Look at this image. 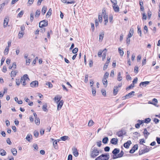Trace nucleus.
<instances>
[{
  "label": "nucleus",
  "mask_w": 160,
  "mask_h": 160,
  "mask_svg": "<svg viewBox=\"0 0 160 160\" xmlns=\"http://www.w3.org/2000/svg\"><path fill=\"white\" fill-rule=\"evenodd\" d=\"M99 154V151L96 147L92 148L91 150L90 156L92 158H94L98 156Z\"/></svg>",
  "instance_id": "nucleus-1"
},
{
  "label": "nucleus",
  "mask_w": 160,
  "mask_h": 160,
  "mask_svg": "<svg viewBox=\"0 0 160 160\" xmlns=\"http://www.w3.org/2000/svg\"><path fill=\"white\" fill-rule=\"evenodd\" d=\"M109 158V154H102L97 157L95 160H108Z\"/></svg>",
  "instance_id": "nucleus-2"
},
{
  "label": "nucleus",
  "mask_w": 160,
  "mask_h": 160,
  "mask_svg": "<svg viewBox=\"0 0 160 160\" xmlns=\"http://www.w3.org/2000/svg\"><path fill=\"white\" fill-rule=\"evenodd\" d=\"M48 25V21L47 20H44L40 21L39 23V27L40 28L46 27Z\"/></svg>",
  "instance_id": "nucleus-3"
},
{
  "label": "nucleus",
  "mask_w": 160,
  "mask_h": 160,
  "mask_svg": "<svg viewBox=\"0 0 160 160\" xmlns=\"http://www.w3.org/2000/svg\"><path fill=\"white\" fill-rule=\"evenodd\" d=\"M38 81L36 80L32 82L30 84V86L32 88L38 87Z\"/></svg>",
  "instance_id": "nucleus-4"
},
{
  "label": "nucleus",
  "mask_w": 160,
  "mask_h": 160,
  "mask_svg": "<svg viewBox=\"0 0 160 160\" xmlns=\"http://www.w3.org/2000/svg\"><path fill=\"white\" fill-rule=\"evenodd\" d=\"M151 104H152L156 107H158V101L156 98H154L152 99V101L151 102Z\"/></svg>",
  "instance_id": "nucleus-5"
},
{
  "label": "nucleus",
  "mask_w": 160,
  "mask_h": 160,
  "mask_svg": "<svg viewBox=\"0 0 160 160\" xmlns=\"http://www.w3.org/2000/svg\"><path fill=\"white\" fill-rule=\"evenodd\" d=\"M58 102H58H57V104H58L57 106V109L58 110H59L61 109L63 104V101L62 100H61Z\"/></svg>",
  "instance_id": "nucleus-6"
},
{
  "label": "nucleus",
  "mask_w": 160,
  "mask_h": 160,
  "mask_svg": "<svg viewBox=\"0 0 160 160\" xmlns=\"http://www.w3.org/2000/svg\"><path fill=\"white\" fill-rule=\"evenodd\" d=\"M132 144L131 141L128 140L127 142L123 144V146L126 148H129L130 145Z\"/></svg>",
  "instance_id": "nucleus-7"
},
{
  "label": "nucleus",
  "mask_w": 160,
  "mask_h": 160,
  "mask_svg": "<svg viewBox=\"0 0 160 160\" xmlns=\"http://www.w3.org/2000/svg\"><path fill=\"white\" fill-rule=\"evenodd\" d=\"M118 139L117 138H112L110 141L111 143L112 144L116 145L118 143Z\"/></svg>",
  "instance_id": "nucleus-8"
},
{
  "label": "nucleus",
  "mask_w": 160,
  "mask_h": 160,
  "mask_svg": "<svg viewBox=\"0 0 160 160\" xmlns=\"http://www.w3.org/2000/svg\"><path fill=\"white\" fill-rule=\"evenodd\" d=\"M135 92L132 91L125 95V98H128L134 96V95Z\"/></svg>",
  "instance_id": "nucleus-9"
},
{
  "label": "nucleus",
  "mask_w": 160,
  "mask_h": 160,
  "mask_svg": "<svg viewBox=\"0 0 160 160\" xmlns=\"http://www.w3.org/2000/svg\"><path fill=\"white\" fill-rule=\"evenodd\" d=\"M9 19L8 17H5L3 22V27L4 28L6 27L8 24Z\"/></svg>",
  "instance_id": "nucleus-10"
},
{
  "label": "nucleus",
  "mask_w": 160,
  "mask_h": 160,
  "mask_svg": "<svg viewBox=\"0 0 160 160\" xmlns=\"http://www.w3.org/2000/svg\"><path fill=\"white\" fill-rule=\"evenodd\" d=\"M110 58H108L107 61H106L103 68V70H105L107 68L108 64L110 62Z\"/></svg>",
  "instance_id": "nucleus-11"
},
{
  "label": "nucleus",
  "mask_w": 160,
  "mask_h": 160,
  "mask_svg": "<svg viewBox=\"0 0 160 160\" xmlns=\"http://www.w3.org/2000/svg\"><path fill=\"white\" fill-rule=\"evenodd\" d=\"M60 140H61L60 139H58L57 140H55L53 142V144L54 148L56 149H58V146L57 145V142H59Z\"/></svg>",
  "instance_id": "nucleus-12"
},
{
  "label": "nucleus",
  "mask_w": 160,
  "mask_h": 160,
  "mask_svg": "<svg viewBox=\"0 0 160 160\" xmlns=\"http://www.w3.org/2000/svg\"><path fill=\"white\" fill-rule=\"evenodd\" d=\"M150 82L149 81H145L143 82H141L139 84V86L141 87V85L143 86L146 87L150 83Z\"/></svg>",
  "instance_id": "nucleus-13"
},
{
  "label": "nucleus",
  "mask_w": 160,
  "mask_h": 160,
  "mask_svg": "<svg viewBox=\"0 0 160 160\" xmlns=\"http://www.w3.org/2000/svg\"><path fill=\"white\" fill-rule=\"evenodd\" d=\"M26 139L29 142H31V140L32 139V136L31 134H29L27 136Z\"/></svg>",
  "instance_id": "nucleus-14"
},
{
  "label": "nucleus",
  "mask_w": 160,
  "mask_h": 160,
  "mask_svg": "<svg viewBox=\"0 0 160 160\" xmlns=\"http://www.w3.org/2000/svg\"><path fill=\"white\" fill-rule=\"evenodd\" d=\"M112 7L115 12H118L119 11V8L117 4L112 5Z\"/></svg>",
  "instance_id": "nucleus-15"
},
{
  "label": "nucleus",
  "mask_w": 160,
  "mask_h": 160,
  "mask_svg": "<svg viewBox=\"0 0 160 160\" xmlns=\"http://www.w3.org/2000/svg\"><path fill=\"white\" fill-rule=\"evenodd\" d=\"M73 153L75 157H77L78 155V152L77 151V149L74 148L72 149Z\"/></svg>",
  "instance_id": "nucleus-16"
},
{
  "label": "nucleus",
  "mask_w": 160,
  "mask_h": 160,
  "mask_svg": "<svg viewBox=\"0 0 160 160\" xmlns=\"http://www.w3.org/2000/svg\"><path fill=\"white\" fill-rule=\"evenodd\" d=\"M11 151L13 155L15 156L17 155V151L16 148H12L11 149Z\"/></svg>",
  "instance_id": "nucleus-17"
},
{
  "label": "nucleus",
  "mask_w": 160,
  "mask_h": 160,
  "mask_svg": "<svg viewBox=\"0 0 160 160\" xmlns=\"http://www.w3.org/2000/svg\"><path fill=\"white\" fill-rule=\"evenodd\" d=\"M118 91V86H115L113 90V94L114 95H116L117 94Z\"/></svg>",
  "instance_id": "nucleus-18"
},
{
  "label": "nucleus",
  "mask_w": 160,
  "mask_h": 160,
  "mask_svg": "<svg viewBox=\"0 0 160 160\" xmlns=\"http://www.w3.org/2000/svg\"><path fill=\"white\" fill-rule=\"evenodd\" d=\"M21 78L23 79H25V80H26L27 81H28L29 80V78L28 77V76L27 74H24L22 77H21Z\"/></svg>",
  "instance_id": "nucleus-19"
},
{
  "label": "nucleus",
  "mask_w": 160,
  "mask_h": 160,
  "mask_svg": "<svg viewBox=\"0 0 160 160\" xmlns=\"http://www.w3.org/2000/svg\"><path fill=\"white\" fill-rule=\"evenodd\" d=\"M134 32V30L133 29H131L129 32V34L128 35V37L129 38L131 37L133 35V33Z\"/></svg>",
  "instance_id": "nucleus-20"
},
{
  "label": "nucleus",
  "mask_w": 160,
  "mask_h": 160,
  "mask_svg": "<svg viewBox=\"0 0 160 160\" xmlns=\"http://www.w3.org/2000/svg\"><path fill=\"white\" fill-rule=\"evenodd\" d=\"M119 149L118 148H115L112 151V153L113 154H117L119 152Z\"/></svg>",
  "instance_id": "nucleus-21"
},
{
  "label": "nucleus",
  "mask_w": 160,
  "mask_h": 160,
  "mask_svg": "<svg viewBox=\"0 0 160 160\" xmlns=\"http://www.w3.org/2000/svg\"><path fill=\"white\" fill-rule=\"evenodd\" d=\"M108 141V138L107 137L103 138L102 140V142L104 144H107Z\"/></svg>",
  "instance_id": "nucleus-22"
},
{
  "label": "nucleus",
  "mask_w": 160,
  "mask_h": 160,
  "mask_svg": "<svg viewBox=\"0 0 160 160\" xmlns=\"http://www.w3.org/2000/svg\"><path fill=\"white\" fill-rule=\"evenodd\" d=\"M143 134L145 137L146 138H147L148 136L149 135V133L147 131L146 129H145L144 130Z\"/></svg>",
  "instance_id": "nucleus-23"
},
{
  "label": "nucleus",
  "mask_w": 160,
  "mask_h": 160,
  "mask_svg": "<svg viewBox=\"0 0 160 160\" xmlns=\"http://www.w3.org/2000/svg\"><path fill=\"white\" fill-rule=\"evenodd\" d=\"M47 11V7L45 6H43L42 8V14L43 15H44Z\"/></svg>",
  "instance_id": "nucleus-24"
},
{
  "label": "nucleus",
  "mask_w": 160,
  "mask_h": 160,
  "mask_svg": "<svg viewBox=\"0 0 160 160\" xmlns=\"http://www.w3.org/2000/svg\"><path fill=\"white\" fill-rule=\"evenodd\" d=\"M102 81L103 85H105V87H106L108 84V81L107 78H103Z\"/></svg>",
  "instance_id": "nucleus-25"
},
{
  "label": "nucleus",
  "mask_w": 160,
  "mask_h": 160,
  "mask_svg": "<svg viewBox=\"0 0 160 160\" xmlns=\"http://www.w3.org/2000/svg\"><path fill=\"white\" fill-rule=\"evenodd\" d=\"M117 79L119 81H120L122 80V77L121 76V73L120 72L118 73Z\"/></svg>",
  "instance_id": "nucleus-26"
},
{
  "label": "nucleus",
  "mask_w": 160,
  "mask_h": 160,
  "mask_svg": "<svg viewBox=\"0 0 160 160\" xmlns=\"http://www.w3.org/2000/svg\"><path fill=\"white\" fill-rule=\"evenodd\" d=\"M0 154L2 156H5L6 154V151L3 149H1L0 151Z\"/></svg>",
  "instance_id": "nucleus-27"
},
{
  "label": "nucleus",
  "mask_w": 160,
  "mask_h": 160,
  "mask_svg": "<svg viewBox=\"0 0 160 160\" xmlns=\"http://www.w3.org/2000/svg\"><path fill=\"white\" fill-rule=\"evenodd\" d=\"M17 73V72L16 71H12L11 73V77H15Z\"/></svg>",
  "instance_id": "nucleus-28"
},
{
  "label": "nucleus",
  "mask_w": 160,
  "mask_h": 160,
  "mask_svg": "<svg viewBox=\"0 0 160 160\" xmlns=\"http://www.w3.org/2000/svg\"><path fill=\"white\" fill-rule=\"evenodd\" d=\"M118 52L120 54L121 56H122L124 54V52L123 50H122L120 48H118Z\"/></svg>",
  "instance_id": "nucleus-29"
},
{
  "label": "nucleus",
  "mask_w": 160,
  "mask_h": 160,
  "mask_svg": "<svg viewBox=\"0 0 160 160\" xmlns=\"http://www.w3.org/2000/svg\"><path fill=\"white\" fill-rule=\"evenodd\" d=\"M116 134L119 137L122 136L123 134V132L122 131H120L117 132Z\"/></svg>",
  "instance_id": "nucleus-30"
},
{
  "label": "nucleus",
  "mask_w": 160,
  "mask_h": 160,
  "mask_svg": "<svg viewBox=\"0 0 160 160\" xmlns=\"http://www.w3.org/2000/svg\"><path fill=\"white\" fill-rule=\"evenodd\" d=\"M9 51V48L6 47L4 51V54L5 55H7L8 54Z\"/></svg>",
  "instance_id": "nucleus-31"
},
{
  "label": "nucleus",
  "mask_w": 160,
  "mask_h": 160,
  "mask_svg": "<svg viewBox=\"0 0 160 160\" xmlns=\"http://www.w3.org/2000/svg\"><path fill=\"white\" fill-rule=\"evenodd\" d=\"M35 123L39 125L40 124V119L38 118H35Z\"/></svg>",
  "instance_id": "nucleus-32"
},
{
  "label": "nucleus",
  "mask_w": 160,
  "mask_h": 160,
  "mask_svg": "<svg viewBox=\"0 0 160 160\" xmlns=\"http://www.w3.org/2000/svg\"><path fill=\"white\" fill-rule=\"evenodd\" d=\"M94 123V122L92 120H90L88 123V126L89 127H91L93 125Z\"/></svg>",
  "instance_id": "nucleus-33"
},
{
  "label": "nucleus",
  "mask_w": 160,
  "mask_h": 160,
  "mask_svg": "<svg viewBox=\"0 0 160 160\" xmlns=\"http://www.w3.org/2000/svg\"><path fill=\"white\" fill-rule=\"evenodd\" d=\"M52 9L51 8H50L49 9L47 13L46 16H48V17H49V16H51L52 14Z\"/></svg>",
  "instance_id": "nucleus-34"
},
{
  "label": "nucleus",
  "mask_w": 160,
  "mask_h": 160,
  "mask_svg": "<svg viewBox=\"0 0 160 160\" xmlns=\"http://www.w3.org/2000/svg\"><path fill=\"white\" fill-rule=\"evenodd\" d=\"M47 104L45 103L44 105L43 106L42 109L44 111H46L47 110Z\"/></svg>",
  "instance_id": "nucleus-35"
},
{
  "label": "nucleus",
  "mask_w": 160,
  "mask_h": 160,
  "mask_svg": "<svg viewBox=\"0 0 160 160\" xmlns=\"http://www.w3.org/2000/svg\"><path fill=\"white\" fill-rule=\"evenodd\" d=\"M40 10H37L36 12V13H35V17H38L40 14Z\"/></svg>",
  "instance_id": "nucleus-36"
},
{
  "label": "nucleus",
  "mask_w": 160,
  "mask_h": 160,
  "mask_svg": "<svg viewBox=\"0 0 160 160\" xmlns=\"http://www.w3.org/2000/svg\"><path fill=\"white\" fill-rule=\"evenodd\" d=\"M23 13L24 11H23L22 10L18 14L17 17L21 18L23 14Z\"/></svg>",
  "instance_id": "nucleus-37"
},
{
  "label": "nucleus",
  "mask_w": 160,
  "mask_h": 160,
  "mask_svg": "<svg viewBox=\"0 0 160 160\" xmlns=\"http://www.w3.org/2000/svg\"><path fill=\"white\" fill-rule=\"evenodd\" d=\"M123 154L124 152L122 150L121 152L117 155V156H118V157L121 158L123 156Z\"/></svg>",
  "instance_id": "nucleus-38"
},
{
  "label": "nucleus",
  "mask_w": 160,
  "mask_h": 160,
  "mask_svg": "<svg viewBox=\"0 0 160 160\" xmlns=\"http://www.w3.org/2000/svg\"><path fill=\"white\" fill-rule=\"evenodd\" d=\"M24 34V32L22 31L20 32L18 34V37L19 38L22 37Z\"/></svg>",
  "instance_id": "nucleus-39"
},
{
  "label": "nucleus",
  "mask_w": 160,
  "mask_h": 160,
  "mask_svg": "<svg viewBox=\"0 0 160 160\" xmlns=\"http://www.w3.org/2000/svg\"><path fill=\"white\" fill-rule=\"evenodd\" d=\"M61 98V97L59 96H56L54 98V99H55V100H58L57 102H60L59 101H60Z\"/></svg>",
  "instance_id": "nucleus-40"
},
{
  "label": "nucleus",
  "mask_w": 160,
  "mask_h": 160,
  "mask_svg": "<svg viewBox=\"0 0 160 160\" xmlns=\"http://www.w3.org/2000/svg\"><path fill=\"white\" fill-rule=\"evenodd\" d=\"M138 34H140V36H141L142 34V31L141 30V29L140 27H139L138 26Z\"/></svg>",
  "instance_id": "nucleus-41"
},
{
  "label": "nucleus",
  "mask_w": 160,
  "mask_h": 160,
  "mask_svg": "<svg viewBox=\"0 0 160 160\" xmlns=\"http://www.w3.org/2000/svg\"><path fill=\"white\" fill-rule=\"evenodd\" d=\"M134 87V85L133 84H131L130 85H129L128 87L126 88V89L128 90L130 89L131 88H133Z\"/></svg>",
  "instance_id": "nucleus-42"
},
{
  "label": "nucleus",
  "mask_w": 160,
  "mask_h": 160,
  "mask_svg": "<svg viewBox=\"0 0 160 160\" xmlns=\"http://www.w3.org/2000/svg\"><path fill=\"white\" fill-rule=\"evenodd\" d=\"M102 15H100V14H99L98 16V20L99 21V22H101L102 21Z\"/></svg>",
  "instance_id": "nucleus-43"
},
{
  "label": "nucleus",
  "mask_w": 160,
  "mask_h": 160,
  "mask_svg": "<svg viewBox=\"0 0 160 160\" xmlns=\"http://www.w3.org/2000/svg\"><path fill=\"white\" fill-rule=\"evenodd\" d=\"M143 121H144V123H148L150 122V118H147Z\"/></svg>",
  "instance_id": "nucleus-44"
},
{
  "label": "nucleus",
  "mask_w": 160,
  "mask_h": 160,
  "mask_svg": "<svg viewBox=\"0 0 160 160\" xmlns=\"http://www.w3.org/2000/svg\"><path fill=\"white\" fill-rule=\"evenodd\" d=\"M68 138V136H64L61 137L60 138L62 139V140L65 141L66 139H67Z\"/></svg>",
  "instance_id": "nucleus-45"
},
{
  "label": "nucleus",
  "mask_w": 160,
  "mask_h": 160,
  "mask_svg": "<svg viewBox=\"0 0 160 160\" xmlns=\"http://www.w3.org/2000/svg\"><path fill=\"white\" fill-rule=\"evenodd\" d=\"M20 82H22V85L23 86H25L26 85V80H25V79H23L22 78H21L20 80Z\"/></svg>",
  "instance_id": "nucleus-46"
},
{
  "label": "nucleus",
  "mask_w": 160,
  "mask_h": 160,
  "mask_svg": "<svg viewBox=\"0 0 160 160\" xmlns=\"http://www.w3.org/2000/svg\"><path fill=\"white\" fill-rule=\"evenodd\" d=\"M34 14L33 12H31L30 14V21L32 22L33 21V19L34 17Z\"/></svg>",
  "instance_id": "nucleus-47"
},
{
  "label": "nucleus",
  "mask_w": 160,
  "mask_h": 160,
  "mask_svg": "<svg viewBox=\"0 0 160 160\" xmlns=\"http://www.w3.org/2000/svg\"><path fill=\"white\" fill-rule=\"evenodd\" d=\"M46 85L48 86V87L50 88L52 87V85L50 82H48L46 83Z\"/></svg>",
  "instance_id": "nucleus-48"
},
{
  "label": "nucleus",
  "mask_w": 160,
  "mask_h": 160,
  "mask_svg": "<svg viewBox=\"0 0 160 160\" xmlns=\"http://www.w3.org/2000/svg\"><path fill=\"white\" fill-rule=\"evenodd\" d=\"M78 51V48H74L72 51V52L73 53H76Z\"/></svg>",
  "instance_id": "nucleus-49"
},
{
  "label": "nucleus",
  "mask_w": 160,
  "mask_h": 160,
  "mask_svg": "<svg viewBox=\"0 0 160 160\" xmlns=\"http://www.w3.org/2000/svg\"><path fill=\"white\" fill-rule=\"evenodd\" d=\"M130 38H129L128 37L127 38L126 41H127V44L128 46V45L130 44Z\"/></svg>",
  "instance_id": "nucleus-50"
},
{
  "label": "nucleus",
  "mask_w": 160,
  "mask_h": 160,
  "mask_svg": "<svg viewBox=\"0 0 160 160\" xmlns=\"http://www.w3.org/2000/svg\"><path fill=\"white\" fill-rule=\"evenodd\" d=\"M104 34V33L103 32H102V34H100L99 35V41L101 40V41H102V40L103 39V38Z\"/></svg>",
  "instance_id": "nucleus-51"
},
{
  "label": "nucleus",
  "mask_w": 160,
  "mask_h": 160,
  "mask_svg": "<svg viewBox=\"0 0 160 160\" xmlns=\"http://www.w3.org/2000/svg\"><path fill=\"white\" fill-rule=\"evenodd\" d=\"M138 144H135L132 147V148L133 150H134L135 151H136L138 149Z\"/></svg>",
  "instance_id": "nucleus-52"
},
{
  "label": "nucleus",
  "mask_w": 160,
  "mask_h": 160,
  "mask_svg": "<svg viewBox=\"0 0 160 160\" xmlns=\"http://www.w3.org/2000/svg\"><path fill=\"white\" fill-rule=\"evenodd\" d=\"M112 3L113 4V5H116L117 4V1L116 0H110Z\"/></svg>",
  "instance_id": "nucleus-53"
},
{
  "label": "nucleus",
  "mask_w": 160,
  "mask_h": 160,
  "mask_svg": "<svg viewBox=\"0 0 160 160\" xmlns=\"http://www.w3.org/2000/svg\"><path fill=\"white\" fill-rule=\"evenodd\" d=\"M137 122H138L139 124L140 125L142 124V126L143 125V124H142L144 123V121L143 120H138L137 121Z\"/></svg>",
  "instance_id": "nucleus-54"
},
{
  "label": "nucleus",
  "mask_w": 160,
  "mask_h": 160,
  "mask_svg": "<svg viewBox=\"0 0 160 160\" xmlns=\"http://www.w3.org/2000/svg\"><path fill=\"white\" fill-rule=\"evenodd\" d=\"M88 74L86 75L85 77L84 82L85 83H87L88 81Z\"/></svg>",
  "instance_id": "nucleus-55"
},
{
  "label": "nucleus",
  "mask_w": 160,
  "mask_h": 160,
  "mask_svg": "<svg viewBox=\"0 0 160 160\" xmlns=\"http://www.w3.org/2000/svg\"><path fill=\"white\" fill-rule=\"evenodd\" d=\"M153 121L154 122H155V123L156 124H157L159 122V120L157 118H154V119L153 120Z\"/></svg>",
  "instance_id": "nucleus-56"
},
{
  "label": "nucleus",
  "mask_w": 160,
  "mask_h": 160,
  "mask_svg": "<svg viewBox=\"0 0 160 160\" xmlns=\"http://www.w3.org/2000/svg\"><path fill=\"white\" fill-rule=\"evenodd\" d=\"M108 76L109 73L107 72H106L104 74L103 78L107 79V78H108Z\"/></svg>",
  "instance_id": "nucleus-57"
},
{
  "label": "nucleus",
  "mask_w": 160,
  "mask_h": 160,
  "mask_svg": "<svg viewBox=\"0 0 160 160\" xmlns=\"http://www.w3.org/2000/svg\"><path fill=\"white\" fill-rule=\"evenodd\" d=\"M138 78L137 77H136L134 78L133 81H132V84H133L134 85L137 82Z\"/></svg>",
  "instance_id": "nucleus-58"
},
{
  "label": "nucleus",
  "mask_w": 160,
  "mask_h": 160,
  "mask_svg": "<svg viewBox=\"0 0 160 160\" xmlns=\"http://www.w3.org/2000/svg\"><path fill=\"white\" fill-rule=\"evenodd\" d=\"M103 51H102V50H100L99 51L98 53V55L99 57H101L102 56V54Z\"/></svg>",
  "instance_id": "nucleus-59"
},
{
  "label": "nucleus",
  "mask_w": 160,
  "mask_h": 160,
  "mask_svg": "<svg viewBox=\"0 0 160 160\" xmlns=\"http://www.w3.org/2000/svg\"><path fill=\"white\" fill-rule=\"evenodd\" d=\"M92 93L93 96H95L96 95V90L95 89H94L92 88Z\"/></svg>",
  "instance_id": "nucleus-60"
},
{
  "label": "nucleus",
  "mask_w": 160,
  "mask_h": 160,
  "mask_svg": "<svg viewBox=\"0 0 160 160\" xmlns=\"http://www.w3.org/2000/svg\"><path fill=\"white\" fill-rule=\"evenodd\" d=\"M110 148L109 147L106 146L104 148V151L106 152H109L110 150Z\"/></svg>",
  "instance_id": "nucleus-61"
},
{
  "label": "nucleus",
  "mask_w": 160,
  "mask_h": 160,
  "mask_svg": "<svg viewBox=\"0 0 160 160\" xmlns=\"http://www.w3.org/2000/svg\"><path fill=\"white\" fill-rule=\"evenodd\" d=\"M144 30H145L144 33H146L148 32V28L146 25L144 27Z\"/></svg>",
  "instance_id": "nucleus-62"
},
{
  "label": "nucleus",
  "mask_w": 160,
  "mask_h": 160,
  "mask_svg": "<svg viewBox=\"0 0 160 160\" xmlns=\"http://www.w3.org/2000/svg\"><path fill=\"white\" fill-rule=\"evenodd\" d=\"M156 140L157 143L159 144H160V138L157 137Z\"/></svg>",
  "instance_id": "nucleus-63"
},
{
  "label": "nucleus",
  "mask_w": 160,
  "mask_h": 160,
  "mask_svg": "<svg viewBox=\"0 0 160 160\" xmlns=\"http://www.w3.org/2000/svg\"><path fill=\"white\" fill-rule=\"evenodd\" d=\"M72 155L71 154H69L68 157V160H72Z\"/></svg>",
  "instance_id": "nucleus-64"
}]
</instances>
